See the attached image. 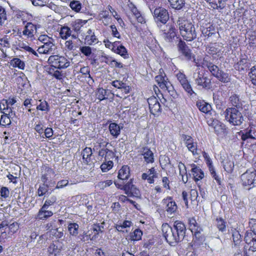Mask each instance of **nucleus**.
Instances as JSON below:
<instances>
[{
    "label": "nucleus",
    "mask_w": 256,
    "mask_h": 256,
    "mask_svg": "<svg viewBox=\"0 0 256 256\" xmlns=\"http://www.w3.org/2000/svg\"><path fill=\"white\" fill-rule=\"evenodd\" d=\"M108 129L111 135L116 138L120 134L121 128L117 124L112 122L110 124Z\"/></svg>",
    "instance_id": "a878e982"
},
{
    "label": "nucleus",
    "mask_w": 256,
    "mask_h": 256,
    "mask_svg": "<svg viewBox=\"0 0 256 256\" xmlns=\"http://www.w3.org/2000/svg\"><path fill=\"white\" fill-rule=\"evenodd\" d=\"M39 102L40 103L37 106L36 110L46 112L50 111V107L46 100H40Z\"/></svg>",
    "instance_id": "a19ab883"
},
{
    "label": "nucleus",
    "mask_w": 256,
    "mask_h": 256,
    "mask_svg": "<svg viewBox=\"0 0 256 256\" xmlns=\"http://www.w3.org/2000/svg\"><path fill=\"white\" fill-rule=\"evenodd\" d=\"M215 224L220 231L222 232L226 230V222L222 218H216Z\"/></svg>",
    "instance_id": "79ce46f5"
},
{
    "label": "nucleus",
    "mask_w": 256,
    "mask_h": 256,
    "mask_svg": "<svg viewBox=\"0 0 256 256\" xmlns=\"http://www.w3.org/2000/svg\"><path fill=\"white\" fill-rule=\"evenodd\" d=\"M6 19V10L3 7L0 6V24L4 23Z\"/></svg>",
    "instance_id": "0e129e2a"
},
{
    "label": "nucleus",
    "mask_w": 256,
    "mask_h": 256,
    "mask_svg": "<svg viewBox=\"0 0 256 256\" xmlns=\"http://www.w3.org/2000/svg\"><path fill=\"white\" fill-rule=\"evenodd\" d=\"M150 112L154 115H157L161 112L160 104L156 97H150L148 99Z\"/></svg>",
    "instance_id": "ddd939ff"
},
{
    "label": "nucleus",
    "mask_w": 256,
    "mask_h": 256,
    "mask_svg": "<svg viewBox=\"0 0 256 256\" xmlns=\"http://www.w3.org/2000/svg\"><path fill=\"white\" fill-rule=\"evenodd\" d=\"M162 204L168 214L171 215L176 212L178 207L172 197L168 196L166 198H164L162 200Z\"/></svg>",
    "instance_id": "9d476101"
},
{
    "label": "nucleus",
    "mask_w": 256,
    "mask_h": 256,
    "mask_svg": "<svg viewBox=\"0 0 256 256\" xmlns=\"http://www.w3.org/2000/svg\"><path fill=\"white\" fill-rule=\"evenodd\" d=\"M48 62L51 66L58 69L66 68L70 65V62L66 57L58 55L50 56Z\"/></svg>",
    "instance_id": "39448f33"
},
{
    "label": "nucleus",
    "mask_w": 256,
    "mask_h": 256,
    "mask_svg": "<svg viewBox=\"0 0 256 256\" xmlns=\"http://www.w3.org/2000/svg\"><path fill=\"white\" fill-rule=\"evenodd\" d=\"M208 59L206 57L204 58L202 66L207 68L212 74L220 82L224 83L230 82V78L228 74L223 72L217 66L209 62Z\"/></svg>",
    "instance_id": "7ed1b4c3"
},
{
    "label": "nucleus",
    "mask_w": 256,
    "mask_h": 256,
    "mask_svg": "<svg viewBox=\"0 0 256 256\" xmlns=\"http://www.w3.org/2000/svg\"><path fill=\"white\" fill-rule=\"evenodd\" d=\"M230 102L236 108H240L242 106V102L239 96L234 94L230 98Z\"/></svg>",
    "instance_id": "72a5a7b5"
},
{
    "label": "nucleus",
    "mask_w": 256,
    "mask_h": 256,
    "mask_svg": "<svg viewBox=\"0 0 256 256\" xmlns=\"http://www.w3.org/2000/svg\"><path fill=\"white\" fill-rule=\"evenodd\" d=\"M54 176V170L50 168L46 167L44 170V173L42 176V181L44 184H48V182L49 178H51L52 176Z\"/></svg>",
    "instance_id": "b1692460"
},
{
    "label": "nucleus",
    "mask_w": 256,
    "mask_h": 256,
    "mask_svg": "<svg viewBox=\"0 0 256 256\" xmlns=\"http://www.w3.org/2000/svg\"><path fill=\"white\" fill-rule=\"evenodd\" d=\"M204 158L206 164L208 168V170H210V169L214 168L212 164V162L211 158L206 153L204 152Z\"/></svg>",
    "instance_id": "e2e57ef3"
},
{
    "label": "nucleus",
    "mask_w": 256,
    "mask_h": 256,
    "mask_svg": "<svg viewBox=\"0 0 256 256\" xmlns=\"http://www.w3.org/2000/svg\"><path fill=\"white\" fill-rule=\"evenodd\" d=\"M248 75L252 84L256 86V65L250 68V72H249Z\"/></svg>",
    "instance_id": "603ef678"
},
{
    "label": "nucleus",
    "mask_w": 256,
    "mask_h": 256,
    "mask_svg": "<svg viewBox=\"0 0 256 256\" xmlns=\"http://www.w3.org/2000/svg\"><path fill=\"white\" fill-rule=\"evenodd\" d=\"M233 240L236 246L240 244L241 242V236L238 232H235L232 234Z\"/></svg>",
    "instance_id": "69168bd1"
},
{
    "label": "nucleus",
    "mask_w": 256,
    "mask_h": 256,
    "mask_svg": "<svg viewBox=\"0 0 256 256\" xmlns=\"http://www.w3.org/2000/svg\"><path fill=\"white\" fill-rule=\"evenodd\" d=\"M130 174V168L128 166H124L119 170L118 177L121 180H126L128 179Z\"/></svg>",
    "instance_id": "5701e85b"
},
{
    "label": "nucleus",
    "mask_w": 256,
    "mask_h": 256,
    "mask_svg": "<svg viewBox=\"0 0 256 256\" xmlns=\"http://www.w3.org/2000/svg\"><path fill=\"white\" fill-rule=\"evenodd\" d=\"M0 196L2 198H6L9 196L10 190L7 187L3 186L1 188L0 190Z\"/></svg>",
    "instance_id": "338daca9"
},
{
    "label": "nucleus",
    "mask_w": 256,
    "mask_h": 256,
    "mask_svg": "<svg viewBox=\"0 0 256 256\" xmlns=\"http://www.w3.org/2000/svg\"><path fill=\"white\" fill-rule=\"evenodd\" d=\"M156 80L158 86L162 89L168 90L170 82L165 79L162 75H158L156 76Z\"/></svg>",
    "instance_id": "cd10ccee"
},
{
    "label": "nucleus",
    "mask_w": 256,
    "mask_h": 256,
    "mask_svg": "<svg viewBox=\"0 0 256 256\" xmlns=\"http://www.w3.org/2000/svg\"><path fill=\"white\" fill-rule=\"evenodd\" d=\"M222 46L220 44H214L210 45L206 48V52L210 54H215L221 52Z\"/></svg>",
    "instance_id": "bb28decb"
},
{
    "label": "nucleus",
    "mask_w": 256,
    "mask_h": 256,
    "mask_svg": "<svg viewBox=\"0 0 256 256\" xmlns=\"http://www.w3.org/2000/svg\"><path fill=\"white\" fill-rule=\"evenodd\" d=\"M56 201V198L55 196H52L47 199L42 206H46V208H48V207L53 205Z\"/></svg>",
    "instance_id": "680f3d73"
},
{
    "label": "nucleus",
    "mask_w": 256,
    "mask_h": 256,
    "mask_svg": "<svg viewBox=\"0 0 256 256\" xmlns=\"http://www.w3.org/2000/svg\"><path fill=\"white\" fill-rule=\"evenodd\" d=\"M106 90L103 88H98L96 92V96L101 101L106 98Z\"/></svg>",
    "instance_id": "8fccbe9b"
},
{
    "label": "nucleus",
    "mask_w": 256,
    "mask_h": 256,
    "mask_svg": "<svg viewBox=\"0 0 256 256\" xmlns=\"http://www.w3.org/2000/svg\"><path fill=\"white\" fill-rule=\"evenodd\" d=\"M140 153L143 156L144 162L146 164H152L154 162V155L148 146L142 148Z\"/></svg>",
    "instance_id": "2eb2a0df"
},
{
    "label": "nucleus",
    "mask_w": 256,
    "mask_h": 256,
    "mask_svg": "<svg viewBox=\"0 0 256 256\" xmlns=\"http://www.w3.org/2000/svg\"><path fill=\"white\" fill-rule=\"evenodd\" d=\"M10 64L14 68H18L24 70L25 67L24 62L18 58H14L10 62Z\"/></svg>",
    "instance_id": "f704fd0d"
},
{
    "label": "nucleus",
    "mask_w": 256,
    "mask_h": 256,
    "mask_svg": "<svg viewBox=\"0 0 256 256\" xmlns=\"http://www.w3.org/2000/svg\"><path fill=\"white\" fill-rule=\"evenodd\" d=\"M88 20H82L78 19L72 24V30L76 32H78L82 26L86 24Z\"/></svg>",
    "instance_id": "2f4dec72"
},
{
    "label": "nucleus",
    "mask_w": 256,
    "mask_h": 256,
    "mask_svg": "<svg viewBox=\"0 0 256 256\" xmlns=\"http://www.w3.org/2000/svg\"><path fill=\"white\" fill-rule=\"evenodd\" d=\"M52 215L53 212L51 210H48V208H46V206H42L37 214L36 218L40 220H44Z\"/></svg>",
    "instance_id": "412c9836"
},
{
    "label": "nucleus",
    "mask_w": 256,
    "mask_h": 256,
    "mask_svg": "<svg viewBox=\"0 0 256 256\" xmlns=\"http://www.w3.org/2000/svg\"><path fill=\"white\" fill-rule=\"evenodd\" d=\"M256 133L254 132L253 134H252V130H250L246 132L245 134H242L241 138L242 140L245 141L248 139L254 140L256 139Z\"/></svg>",
    "instance_id": "de8ad7c7"
},
{
    "label": "nucleus",
    "mask_w": 256,
    "mask_h": 256,
    "mask_svg": "<svg viewBox=\"0 0 256 256\" xmlns=\"http://www.w3.org/2000/svg\"><path fill=\"white\" fill-rule=\"evenodd\" d=\"M113 166V162L111 160L104 161L100 166V168L103 172H106L111 169Z\"/></svg>",
    "instance_id": "37998d69"
},
{
    "label": "nucleus",
    "mask_w": 256,
    "mask_h": 256,
    "mask_svg": "<svg viewBox=\"0 0 256 256\" xmlns=\"http://www.w3.org/2000/svg\"><path fill=\"white\" fill-rule=\"evenodd\" d=\"M178 52L184 56L186 60H190L193 58L192 53L190 49L184 41L180 40L178 44Z\"/></svg>",
    "instance_id": "9b49d317"
},
{
    "label": "nucleus",
    "mask_w": 256,
    "mask_h": 256,
    "mask_svg": "<svg viewBox=\"0 0 256 256\" xmlns=\"http://www.w3.org/2000/svg\"><path fill=\"white\" fill-rule=\"evenodd\" d=\"M223 127L224 126L219 121L218 122V124H217L214 128H213L214 130V132L217 134H220L222 132H223Z\"/></svg>",
    "instance_id": "774afa93"
},
{
    "label": "nucleus",
    "mask_w": 256,
    "mask_h": 256,
    "mask_svg": "<svg viewBox=\"0 0 256 256\" xmlns=\"http://www.w3.org/2000/svg\"><path fill=\"white\" fill-rule=\"evenodd\" d=\"M196 106L200 111L204 113H208L212 110L211 106L204 100L197 102Z\"/></svg>",
    "instance_id": "c85d7f7f"
},
{
    "label": "nucleus",
    "mask_w": 256,
    "mask_h": 256,
    "mask_svg": "<svg viewBox=\"0 0 256 256\" xmlns=\"http://www.w3.org/2000/svg\"><path fill=\"white\" fill-rule=\"evenodd\" d=\"M212 177L216 180L218 185L221 184V178L216 172L214 168L209 170Z\"/></svg>",
    "instance_id": "bf43d9fd"
},
{
    "label": "nucleus",
    "mask_w": 256,
    "mask_h": 256,
    "mask_svg": "<svg viewBox=\"0 0 256 256\" xmlns=\"http://www.w3.org/2000/svg\"><path fill=\"white\" fill-rule=\"evenodd\" d=\"M214 9H223L226 5V0H205Z\"/></svg>",
    "instance_id": "4be33fe9"
},
{
    "label": "nucleus",
    "mask_w": 256,
    "mask_h": 256,
    "mask_svg": "<svg viewBox=\"0 0 256 256\" xmlns=\"http://www.w3.org/2000/svg\"><path fill=\"white\" fill-rule=\"evenodd\" d=\"M8 234H14L16 233L20 228L19 224L17 222H13L11 224H8Z\"/></svg>",
    "instance_id": "3c124183"
},
{
    "label": "nucleus",
    "mask_w": 256,
    "mask_h": 256,
    "mask_svg": "<svg viewBox=\"0 0 256 256\" xmlns=\"http://www.w3.org/2000/svg\"><path fill=\"white\" fill-rule=\"evenodd\" d=\"M114 52L120 55L124 58H128V51L124 46H120L116 50H114Z\"/></svg>",
    "instance_id": "49530a36"
},
{
    "label": "nucleus",
    "mask_w": 256,
    "mask_h": 256,
    "mask_svg": "<svg viewBox=\"0 0 256 256\" xmlns=\"http://www.w3.org/2000/svg\"><path fill=\"white\" fill-rule=\"evenodd\" d=\"M162 228L163 236L170 245L174 244L184 238L186 228L184 224L181 222H175L172 226L164 224L162 225Z\"/></svg>",
    "instance_id": "f257e3e1"
},
{
    "label": "nucleus",
    "mask_w": 256,
    "mask_h": 256,
    "mask_svg": "<svg viewBox=\"0 0 256 256\" xmlns=\"http://www.w3.org/2000/svg\"><path fill=\"white\" fill-rule=\"evenodd\" d=\"M188 222L190 229L192 232L194 234L196 237L198 236L202 230L201 228L198 226L196 220L194 218H189Z\"/></svg>",
    "instance_id": "aec40b11"
},
{
    "label": "nucleus",
    "mask_w": 256,
    "mask_h": 256,
    "mask_svg": "<svg viewBox=\"0 0 256 256\" xmlns=\"http://www.w3.org/2000/svg\"><path fill=\"white\" fill-rule=\"evenodd\" d=\"M48 184H43L42 186H40L38 190V194L39 196H42L44 195L46 192H48Z\"/></svg>",
    "instance_id": "6e6d98bb"
},
{
    "label": "nucleus",
    "mask_w": 256,
    "mask_h": 256,
    "mask_svg": "<svg viewBox=\"0 0 256 256\" xmlns=\"http://www.w3.org/2000/svg\"><path fill=\"white\" fill-rule=\"evenodd\" d=\"M242 184L248 188L256 186V170H248L241 176Z\"/></svg>",
    "instance_id": "0eeeda50"
},
{
    "label": "nucleus",
    "mask_w": 256,
    "mask_h": 256,
    "mask_svg": "<svg viewBox=\"0 0 256 256\" xmlns=\"http://www.w3.org/2000/svg\"><path fill=\"white\" fill-rule=\"evenodd\" d=\"M38 40L42 42L43 44L48 43H53V39L52 38L48 36L47 35H40L38 38Z\"/></svg>",
    "instance_id": "4d7b16f0"
},
{
    "label": "nucleus",
    "mask_w": 256,
    "mask_h": 256,
    "mask_svg": "<svg viewBox=\"0 0 256 256\" xmlns=\"http://www.w3.org/2000/svg\"><path fill=\"white\" fill-rule=\"evenodd\" d=\"M181 36L184 40L192 42L197 37L194 26L190 22L182 18H179L176 22Z\"/></svg>",
    "instance_id": "f03ea898"
},
{
    "label": "nucleus",
    "mask_w": 256,
    "mask_h": 256,
    "mask_svg": "<svg viewBox=\"0 0 256 256\" xmlns=\"http://www.w3.org/2000/svg\"><path fill=\"white\" fill-rule=\"evenodd\" d=\"M250 66V64L249 60L244 58H241L234 65V68L242 73L246 72Z\"/></svg>",
    "instance_id": "f3484780"
},
{
    "label": "nucleus",
    "mask_w": 256,
    "mask_h": 256,
    "mask_svg": "<svg viewBox=\"0 0 256 256\" xmlns=\"http://www.w3.org/2000/svg\"><path fill=\"white\" fill-rule=\"evenodd\" d=\"M166 27L168 30H164L161 36L166 42H172L176 36V29L172 25L166 26Z\"/></svg>",
    "instance_id": "dca6fc26"
},
{
    "label": "nucleus",
    "mask_w": 256,
    "mask_h": 256,
    "mask_svg": "<svg viewBox=\"0 0 256 256\" xmlns=\"http://www.w3.org/2000/svg\"><path fill=\"white\" fill-rule=\"evenodd\" d=\"M154 17L156 22L166 24L169 19V14L168 10L164 8L159 7L154 9Z\"/></svg>",
    "instance_id": "6e6552de"
},
{
    "label": "nucleus",
    "mask_w": 256,
    "mask_h": 256,
    "mask_svg": "<svg viewBox=\"0 0 256 256\" xmlns=\"http://www.w3.org/2000/svg\"><path fill=\"white\" fill-rule=\"evenodd\" d=\"M85 40L88 44H92L93 43H96L98 42L94 34L90 36H86Z\"/></svg>",
    "instance_id": "052dcab7"
},
{
    "label": "nucleus",
    "mask_w": 256,
    "mask_h": 256,
    "mask_svg": "<svg viewBox=\"0 0 256 256\" xmlns=\"http://www.w3.org/2000/svg\"><path fill=\"white\" fill-rule=\"evenodd\" d=\"M244 240L249 246V250L256 251V233L253 231L247 232L245 234Z\"/></svg>",
    "instance_id": "f8f14e48"
},
{
    "label": "nucleus",
    "mask_w": 256,
    "mask_h": 256,
    "mask_svg": "<svg viewBox=\"0 0 256 256\" xmlns=\"http://www.w3.org/2000/svg\"><path fill=\"white\" fill-rule=\"evenodd\" d=\"M132 222L130 220H124L122 223L116 225V228L118 231L122 232L123 229L130 228L132 225Z\"/></svg>",
    "instance_id": "a18cd8bd"
},
{
    "label": "nucleus",
    "mask_w": 256,
    "mask_h": 256,
    "mask_svg": "<svg viewBox=\"0 0 256 256\" xmlns=\"http://www.w3.org/2000/svg\"><path fill=\"white\" fill-rule=\"evenodd\" d=\"M49 256H56L61 251V249L54 244H51L48 248Z\"/></svg>",
    "instance_id": "58836bf2"
},
{
    "label": "nucleus",
    "mask_w": 256,
    "mask_h": 256,
    "mask_svg": "<svg viewBox=\"0 0 256 256\" xmlns=\"http://www.w3.org/2000/svg\"><path fill=\"white\" fill-rule=\"evenodd\" d=\"M79 226L76 223H70L68 226L70 234L72 236H76L78 234Z\"/></svg>",
    "instance_id": "ea45409f"
},
{
    "label": "nucleus",
    "mask_w": 256,
    "mask_h": 256,
    "mask_svg": "<svg viewBox=\"0 0 256 256\" xmlns=\"http://www.w3.org/2000/svg\"><path fill=\"white\" fill-rule=\"evenodd\" d=\"M124 9L126 11L131 12L134 16H138L140 14L134 5L129 0L127 2L126 5L124 6Z\"/></svg>",
    "instance_id": "c9c22d12"
},
{
    "label": "nucleus",
    "mask_w": 256,
    "mask_h": 256,
    "mask_svg": "<svg viewBox=\"0 0 256 256\" xmlns=\"http://www.w3.org/2000/svg\"><path fill=\"white\" fill-rule=\"evenodd\" d=\"M158 176V173L154 167H152L148 169L146 172L143 173L142 175V180H147L150 184H154V178Z\"/></svg>",
    "instance_id": "4468645a"
},
{
    "label": "nucleus",
    "mask_w": 256,
    "mask_h": 256,
    "mask_svg": "<svg viewBox=\"0 0 256 256\" xmlns=\"http://www.w3.org/2000/svg\"><path fill=\"white\" fill-rule=\"evenodd\" d=\"M72 30L68 26H63L60 28V35L63 40H66L71 36Z\"/></svg>",
    "instance_id": "7c9ffc66"
},
{
    "label": "nucleus",
    "mask_w": 256,
    "mask_h": 256,
    "mask_svg": "<svg viewBox=\"0 0 256 256\" xmlns=\"http://www.w3.org/2000/svg\"><path fill=\"white\" fill-rule=\"evenodd\" d=\"M186 147L188 150L192 152L193 156H196L199 154L196 142H194V143L190 144V146H187Z\"/></svg>",
    "instance_id": "5fc2aeb1"
},
{
    "label": "nucleus",
    "mask_w": 256,
    "mask_h": 256,
    "mask_svg": "<svg viewBox=\"0 0 256 256\" xmlns=\"http://www.w3.org/2000/svg\"><path fill=\"white\" fill-rule=\"evenodd\" d=\"M191 172L193 175L194 180L196 182H198L204 178V172L198 166H197L195 164H191Z\"/></svg>",
    "instance_id": "6ab92c4d"
},
{
    "label": "nucleus",
    "mask_w": 256,
    "mask_h": 256,
    "mask_svg": "<svg viewBox=\"0 0 256 256\" xmlns=\"http://www.w3.org/2000/svg\"><path fill=\"white\" fill-rule=\"evenodd\" d=\"M200 30L204 36H211L216 33L215 27L210 23L202 24L200 26Z\"/></svg>",
    "instance_id": "a211bd4d"
},
{
    "label": "nucleus",
    "mask_w": 256,
    "mask_h": 256,
    "mask_svg": "<svg viewBox=\"0 0 256 256\" xmlns=\"http://www.w3.org/2000/svg\"><path fill=\"white\" fill-rule=\"evenodd\" d=\"M142 235V231L138 228H136L131 236L132 240H139L141 239Z\"/></svg>",
    "instance_id": "864d4df0"
},
{
    "label": "nucleus",
    "mask_w": 256,
    "mask_h": 256,
    "mask_svg": "<svg viewBox=\"0 0 256 256\" xmlns=\"http://www.w3.org/2000/svg\"><path fill=\"white\" fill-rule=\"evenodd\" d=\"M36 30V26L32 22H28L25 26L22 34L28 38H32L34 36V32Z\"/></svg>",
    "instance_id": "393cba45"
},
{
    "label": "nucleus",
    "mask_w": 256,
    "mask_h": 256,
    "mask_svg": "<svg viewBox=\"0 0 256 256\" xmlns=\"http://www.w3.org/2000/svg\"><path fill=\"white\" fill-rule=\"evenodd\" d=\"M70 6L73 10L78 12L82 8V4L78 0H72L70 2Z\"/></svg>",
    "instance_id": "c03bdc74"
},
{
    "label": "nucleus",
    "mask_w": 256,
    "mask_h": 256,
    "mask_svg": "<svg viewBox=\"0 0 256 256\" xmlns=\"http://www.w3.org/2000/svg\"><path fill=\"white\" fill-rule=\"evenodd\" d=\"M224 114L226 119L234 126H240L244 121L242 113L236 108H226Z\"/></svg>",
    "instance_id": "20e7f679"
},
{
    "label": "nucleus",
    "mask_w": 256,
    "mask_h": 256,
    "mask_svg": "<svg viewBox=\"0 0 256 256\" xmlns=\"http://www.w3.org/2000/svg\"><path fill=\"white\" fill-rule=\"evenodd\" d=\"M176 76L182 86L189 95L192 96L194 94L191 85L184 74L178 72Z\"/></svg>",
    "instance_id": "1a4fd4ad"
},
{
    "label": "nucleus",
    "mask_w": 256,
    "mask_h": 256,
    "mask_svg": "<svg viewBox=\"0 0 256 256\" xmlns=\"http://www.w3.org/2000/svg\"><path fill=\"white\" fill-rule=\"evenodd\" d=\"M12 109H10V110L8 112V114L4 112H2V113H3L4 114L1 116L0 118V124L2 126H10L11 121L10 118V117L8 116L10 114V113H12Z\"/></svg>",
    "instance_id": "c756f323"
},
{
    "label": "nucleus",
    "mask_w": 256,
    "mask_h": 256,
    "mask_svg": "<svg viewBox=\"0 0 256 256\" xmlns=\"http://www.w3.org/2000/svg\"><path fill=\"white\" fill-rule=\"evenodd\" d=\"M54 46V44L53 43L43 44V45L40 46L38 48L37 50L40 54H46L52 50V47Z\"/></svg>",
    "instance_id": "473e14b6"
},
{
    "label": "nucleus",
    "mask_w": 256,
    "mask_h": 256,
    "mask_svg": "<svg viewBox=\"0 0 256 256\" xmlns=\"http://www.w3.org/2000/svg\"><path fill=\"white\" fill-rule=\"evenodd\" d=\"M195 84L202 88L210 89L212 86L211 80L204 76L202 71H196L193 74Z\"/></svg>",
    "instance_id": "423d86ee"
},
{
    "label": "nucleus",
    "mask_w": 256,
    "mask_h": 256,
    "mask_svg": "<svg viewBox=\"0 0 256 256\" xmlns=\"http://www.w3.org/2000/svg\"><path fill=\"white\" fill-rule=\"evenodd\" d=\"M81 52L86 56H90L92 54V48L88 46H82L80 48Z\"/></svg>",
    "instance_id": "13d9d810"
},
{
    "label": "nucleus",
    "mask_w": 256,
    "mask_h": 256,
    "mask_svg": "<svg viewBox=\"0 0 256 256\" xmlns=\"http://www.w3.org/2000/svg\"><path fill=\"white\" fill-rule=\"evenodd\" d=\"M92 154V150L91 148L86 147L84 149L82 152V158L86 164L90 162V156Z\"/></svg>",
    "instance_id": "4c0bfd02"
},
{
    "label": "nucleus",
    "mask_w": 256,
    "mask_h": 256,
    "mask_svg": "<svg viewBox=\"0 0 256 256\" xmlns=\"http://www.w3.org/2000/svg\"><path fill=\"white\" fill-rule=\"evenodd\" d=\"M170 6L174 9L180 10L185 4L184 0H168Z\"/></svg>",
    "instance_id": "e433bc0d"
},
{
    "label": "nucleus",
    "mask_w": 256,
    "mask_h": 256,
    "mask_svg": "<svg viewBox=\"0 0 256 256\" xmlns=\"http://www.w3.org/2000/svg\"><path fill=\"white\" fill-rule=\"evenodd\" d=\"M223 166L224 170L228 172H231L234 167V162L230 160H226L223 162Z\"/></svg>",
    "instance_id": "09e8293b"
}]
</instances>
